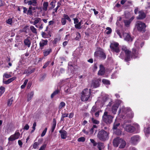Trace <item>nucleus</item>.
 Masks as SVG:
<instances>
[{
    "label": "nucleus",
    "mask_w": 150,
    "mask_h": 150,
    "mask_svg": "<svg viewBox=\"0 0 150 150\" xmlns=\"http://www.w3.org/2000/svg\"><path fill=\"white\" fill-rule=\"evenodd\" d=\"M119 44L116 42H113L111 43L110 45V47L112 51L118 54L120 52L119 47ZM117 55L118 54H117Z\"/></svg>",
    "instance_id": "423d86ee"
},
{
    "label": "nucleus",
    "mask_w": 150,
    "mask_h": 150,
    "mask_svg": "<svg viewBox=\"0 0 150 150\" xmlns=\"http://www.w3.org/2000/svg\"><path fill=\"white\" fill-rule=\"evenodd\" d=\"M105 72V69L103 66L102 64L100 65V70L98 73L99 75H103Z\"/></svg>",
    "instance_id": "a211bd4d"
},
{
    "label": "nucleus",
    "mask_w": 150,
    "mask_h": 150,
    "mask_svg": "<svg viewBox=\"0 0 150 150\" xmlns=\"http://www.w3.org/2000/svg\"><path fill=\"white\" fill-rule=\"evenodd\" d=\"M13 100V98L12 97L10 99H9L8 100L7 105L8 106H10L11 105L12 103V102Z\"/></svg>",
    "instance_id": "f704fd0d"
},
{
    "label": "nucleus",
    "mask_w": 150,
    "mask_h": 150,
    "mask_svg": "<svg viewBox=\"0 0 150 150\" xmlns=\"http://www.w3.org/2000/svg\"><path fill=\"white\" fill-rule=\"evenodd\" d=\"M47 145L44 144L41 146L39 150H45L46 147Z\"/></svg>",
    "instance_id": "09e8293b"
},
{
    "label": "nucleus",
    "mask_w": 150,
    "mask_h": 150,
    "mask_svg": "<svg viewBox=\"0 0 150 150\" xmlns=\"http://www.w3.org/2000/svg\"><path fill=\"white\" fill-rule=\"evenodd\" d=\"M59 92V91L57 89L54 91L53 93L51 94V97L52 98L54 97Z\"/></svg>",
    "instance_id": "72a5a7b5"
},
{
    "label": "nucleus",
    "mask_w": 150,
    "mask_h": 150,
    "mask_svg": "<svg viewBox=\"0 0 150 150\" xmlns=\"http://www.w3.org/2000/svg\"><path fill=\"white\" fill-rule=\"evenodd\" d=\"M57 4H58V5L57 6V7H56V8H55L54 9V10H55V12L56 13L57 12V10L58 8H59L60 7V5H61V4L59 2L57 3Z\"/></svg>",
    "instance_id": "052dcab7"
},
{
    "label": "nucleus",
    "mask_w": 150,
    "mask_h": 150,
    "mask_svg": "<svg viewBox=\"0 0 150 150\" xmlns=\"http://www.w3.org/2000/svg\"><path fill=\"white\" fill-rule=\"evenodd\" d=\"M119 57L122 59H123L124 58L125 59V54L122 52H121L120 54Z\"/></svg>",
    "instance_id": "c03bdc74"
},
{
    "label": "nucleus",
    "mask_w": 150,
    "mask_h": 150,
    "mask_svg": "<svg viewBox=\"0 0 150 150\" xmlns=\"http://www.w3.org/2000/svg\"><path fill=\"white\" fill-rule=\"evenodd\" d=\"M106 29L107 30H108V31L106 32V33L107 34H109L111 33L112 30L110 28L108 27L106 28Z\"/></svg>",
    "instance_id": "13d9d810"
},
{
    "label": "nucleus",
    "mask_w": 150,
    "mask_h": 150,
    "mask_svg": "<svg viewBox=\"0 0 150 150\" xmlns=\"http://www.w3.org/2000/svg\"><path fill=\"white\" fill-rule=\"evenodd\" d=\"M63 17L65 19H67L68 20L69 22H71V20L70 18L69 17V16H68V15L64 14L63 15Z\"/></svg>",
    "instance_id": "a19ab883"
},
{
    "label": "nucleus",
    "mask_w": 150,
    "mask_h": 150,
    "mask_svg": "<svg viewBox=\"0 0 150 150\" xmlns=\"http://www.w3.org/2000/svg\"><path fill=\"white\" fill-rule=\"evenodd\" d=\"M122 52H125V60L126 61H129L130 59L131 52L127 47H126L123 46L122 48Z\"/></svg>",
    "instance_id": "39448f33"
},
{
    "label": "nucleus",
    "mask_w": 150,
    "mask_h": 150,
    "mask_svg": "<svg viewBox=\"0 0 150 150\" xmlns=\"http://www.w3.org/2000/svg\"><path fill=\"white\" fill-rule=\"evenodd\" d=\"M74 21V23L75 24L78 23H79V20L77 18H75L73 19Z\"/></svg>",
    "instance_id": "4d7b16f0"
},
{
    "label": "nucleus",
    "mask_w": 150,
    "mask_h": 150,
    "mask_svg": "<svg viewBox=\"0 0 150 150\" xmlns=\"http://www.w3.org/2000/svg\"><path fill=\"white\" fill-rule=\"evenodd\" d=\"M5 88L4 87L1 86L0 87V92L3 93L5 91Z\"/></svg>",
    "instance_id": "864d4df0"
},
{
    "label": "nucleus",
    "mask_w": 150,
    "mask_h": 150,
    "mask_svg": "<svg viewBox=\"0 0 150 150\" xmlns=\"http://www.w3.org/2000/svg\"><path fill=\"white\" fill-rule=\"evenodd\" d=\"M48 40H42L39 43L40 48L42 50L44 48V46L47 44Z\"/></svg>",
    "instance_id": "f8f14e48"
},
{
    "label": "nucleus",
    "mask_w": 150,
    "mask_h": 150,
    "mask_svg": "<svg viewBox=\"0 0 150 150\" xmlns=\"http://www.w3.org/2000/svg\"><path fill=\"white\" fill-rule=\"evenodd\" d=\"M52 51L51 48L45 50L43 51V54L45 57H46Z\"/></svg>",
    "instance_id": "5701e85b"
},
{
    "label": "nucleus",
    "mask_w": 150,
    "mask_h": 150,
    "mask_svg": "<svg viewBox=\"0 0 150 150\" xmlns=\"http://www.w3.org/2000/svg\"><path fill=\"white\" fill-rule=\"evenodd\" d=\"M113 118L112 116L108 115V112L106 111L104 112L102 117L103 121L107 124L111 123L112 121Z\"/></svg>",
    "instance_id": "7ed1b4c3"
},
{
    "label": "nucleus",
    "mask_w": 150,
    "mask_h": 150,
    "mask_svg": "<svg viewBox=\"0 0 150 150\" xmlns=\"http://www.w3.org/2000/svg\"><path fill=\"white\" fill-rule=\"evenodd\" d=\"M114 130V133L116 134L119 135H120L122 134V131L120 129H115Z\"/></svg>",
    "instance_id": "7c9ffc66"
},
{
    "label": "nucleus",
    "mask_w": 150,
    "mask_h": 150,
    "mask_svg": "<svg viewBox=\"0 0 150 150\" xmlns=\"http://www.w3.org/2000/svg\"><path fill=\"white\" fill-rule=\"evenodd\" d=\"M144 131L145 134H148L150 133V128L149 127L145 128Z\"/></svg>",
    "instance_id": "37998d69"
},
{
    "label": "nucleus",
    "mask_w": 150,
    "mask_h": 150,
    "mask_svg": "<svg viewBox=\"0 0 150 150\" xmlns=\"http://www.w3.org/2000/svg\"><path fill=\"white\" fill-rule=\"evenodd\" d=\"M139 15L137 17L138 19H143L146 17V15L143 11H141L139 12Z\"/></svg>",
    "instance_id": "2eb2a0df"
},
{
    "label": "nucleus",
    "mask_w": 150,
    "mask_h": 150,
    "mask_svg": "<svg viewBox=\"0 0 150 150\" xmlns=\"http://www.w3.org/2000/svg\"><path fill=\"white\" fill-rule=\"evenodd\" d=\"M99 85V82L98 80H93L92 81L91 87L93 88H96L98 87Z\"/></svg>",
    "instance_id": "6ab92c4d"
},
{
    "label": "nucleus",
    "mask_w": 150,
    "mask_h": 150,
    "mask_svg": "<svg viewBox=\"0 0 150 150\" xmlns=\"http://www.w3.org/2000/svg\"><path fill=\"white\" fill-rule=\"evenodd\" d=\"M139 136L134 135L131 137L130 142L133 144H136L139 141Z\"/></svg>",
    "instance_id": "1a4fd4ad"
},
{
    "label": "nucleus",
    "mask_w": 150,
    "mask_h": 150,
    "mask_svg": "<svg viewBox=\"0 0 150 150\" xmlns=\"http://www.w3.org/2000/svg\"><path fill=\"white\" fill-rule=\"evenodd\" d=\"M29 128V126L27 124H26L23 128V129L28 130Z\"/></svg>",
    "instance_id": "e2e57ef3"
},
{
    "label": "nucleus",
    "mask_w": 150,
    "mask_h": 150,
    "mask_svg": "<svg viewBox=\"0 0 150 150\" xmlns=\"http://www.w3.org/2000/svg\"><path fill=\"white\" fill-rule=\"evenodd\" d=\"M62 24V25H65L66 23V21L65 18H62L61 21Z\"/></svg>",
    "instance_id": "bf43d9fd"
},
{
    "label": "nucleus",
    "mask_w": 150,
    "mask_h": 150,
    "mask_svg": "<svg viewBox=\"0 0 150 150\" xmlns=\"http://www.w3.org/2000/svg\"><path fill=\"white\" fill-rule=\"evenodd\" d=\"M125 25L127 27H128L131 22L129 20H125L124 21Z\"/></svg>",
    "instance_id": "473e14b6"
},
{
    "label": "nucleus",
    "mask_w": 150,
    "mask_h": 150,
    "mask_svg": "<svg viewBox=\"0 0 150 150\" xmlns=\"http://www.w3.org/2000/svg\"><path fill=\"white\" fill-rule=\"evenodd\" d=\"M27 3L28 5H32L33 6H36L37 4V1H35L34 0H29L28 2Z\"/></svg>",
    "instance_id": "b1692460"
},
{
    "label": "nucleus",
    "mask_w": 150,
    "mask_h": 150,
    "mask_svg": "<svg viewBox=\"0 0 150 150\" xmlns=\"http://www.w3.org/2000/svg\"><path fill=\"white\" fill-rule=\"evenodd\" d=\"M59 132L61 134V138L62 139H65L67 136V132L64 130H61L59 131Z\"/></svg>",
    "instance_id": "f3484780"
},
{
    "label": "nucleus",
    "mask_w": 150,
    "mask_h": 150,
    "mask_svg": "<svg viewBox=\"0 0 150 150\" xmlns=\"http://www.w3.org/2000/svg\"><path fill=\"white\" fill-rule=\"evenodd\" d=\"M91 95V89L86 88L81 93V98L83 101H86L90 99Z\"/></svg>",
    "instance_id": "f257e3e1"
},
{
    "label": "nucleus",
    "mask_w": 150,
    "mask_h": 150,
    "mask_svg": "<svg viewBox=\"0 0 150 150\" xmlns=\"http://www.w3.org/2000/svg\"><path fill=\"white\" fill-rule=\"evenodd\" d=\"M30 28V30L33 33L35 34L37 33V30L33 26L31 25Z\"/></svg>",
    "instance_id": "c9c22d12"
},
{
    "label": "nucleus",
    "mask_w": 150,
    "mask_h": 150,
    "mask_svg": "<svg viewBox=\"0 0 150 150\" xmlns=\"http://www.w3.org/2000/svg\"><path fill=\"white\" fill-rule=\"evenodd\" d=\"M50 5L52 6V7L51 8V9H52L54 8L55 6V3L53 1H52L51 2L50 4Z\"/></svg>",
    "instance_id": "0e129e2a"
},
{
    "label": "nucleus",
    "mask_w": 150,
    "mask_h": 150,
    "mask_svg": "<svg viewBox=\"0 0 150 150\" xmlns=\"http://www.w3.org/2000/svg\"><path fill=\"white\" fill-rule=\"evenodd\" d=\"M6 22L7 23L11 25L12 23V20L11 18H9L6 20Z\"/></svg>",
    "instance_id": "5fc2aeb1"
},
{
    "label": "nucleus",
    "mask_w": 150,
    "mask_h": 150,
    "mask_svg": "<svg viewBox=\"0 0 150 150\" xmlns=\"http://www.w3.org/2000/svg\"><path fill=\"white\" fill-rule=\"evenodd\" d=\"M24 43L25 45L27 46L28 47H30L31 44V41L29 38H27L24 40Z\"/></svg>",
    "instance_id": "aec40b11"
},
{
    "label": "nucleus",
    "mask_w": 150,
    "mask_h": 150,
    "mask_svg": "<svg viewBox=\"0 0 150 150\" xmlns=\"http://www.w3.org/2000/svg\"><path fill=\"white\" fill-rule=\"evenodd\" d=\"M31 6H30L27 11V15L32 16L33 15V11L31 9Z\"/></svg>",
    "instance_id": "c756f323"
},
{
    "label": "nucleus",
    "mask_w": 150,
    "mask_h": 150,
    "mask_svg": "<svg viewBox=\"0 0 150 150\" xmlns=\"http://www.w3.org/2000/svg\"><path fill=\"white\" fill-rule=\"evenodd\" d=\"M97 110L96 107V106H93L91 110V113L93 115Z\"/></svg>",
    "instance_id": "4c0bfd02"
},
{
    "label": "nucleus",
    "mask_w": 150,
    "mask_h": 150,
    "mask_svg": "<svg viewBox=\"0 0 150 150\" xmlns=\"http://www.w3.org/2000/svg\"><path fill=\"white\" fill-rule=\"evenodd\" d=\"M120 125V123H117L115 122L114 124L113 129L114 130L117 129V127L119 126Z\"/></svg>",
    "instance_id": "e433bc0d"
},
{
    "label": "nucleus",
    "mask_w": 150,
    "mask_h": 150,
    "mask_svg": "<svg viewBox=\"0 0 150 150\" xmlns=\"http://www.w3.org/2000/svg\"><path fill=\"white\" fill-rule=\"evenodd\" d=\"M146 25L145 23L141 21H137L135 24V28L140 32H144L145 31Z\"/></svg>",
    "instance_id": "20e7f679"
},
{
    "label": "nucleus",
    "mask_w": 150,
    "mask_h": 150,
    "mask_svg": "<svg viewBox=\"0 0 150 150\" xmlns=\"http://www.w3.org/2000/svg\"><path fill=\"white\" fill-rule=\"evenodd\" d=\"M108 99V96L107 95H105L103 98V100L104 102H105Z\"/></svg>",
    "instance_id": "69168bd1"
},
{
    "label": "nucleus",
    "mask_w": 150,
    "mask_h": 150,
    "mask_svg": "<svg viewBox=\"0 0 150 150\" xmlns=\"http://www.w3.org/2000/svg\"><path fill=\"white\" fill-rule=\"evenodd\" d=\"M104 147V144L103 143L101 142L98 143L97 147L99 150H102V149H103Z\"/></svg>",
    "instance_id": "c85d7f7f"
},
{
    "label": "nucleus",
    "mask_w": 150,
    "mask_h": 150,
    "mask_svg": "<svg viewBox=\"0 0 150 150\" xmlns=\"http://www.w3.org/2000/svg\"><path fill=\"white\" fill-rule=\"evenodd\" d=\"M56 125V121L55 119H53V123L52 125L51 129L52 133H53L55 128Z\"/></svg>",
    "instance_id": "393cba45"
},
{
    "label": "nucleus",
    "mask_w": 150,
    "mask_h": 150,
    "mask_svg": "<svg viewBox=\"0 0 150 150\" xmlns=\"http://www.w3.org/2000/svg\"><path fill=\"white\" fill-rule=\"evenodd\" d=\"M119 104L118 103H116L114 104L112 106V113L114 114H115L117 112V109H118Z\"/></svg>",
    "instance_id": "ddd939ff"
},
{
    "label": "nucleus",
    "mask_w": 150,
    "mask_h": 150,
    "mask_svg": "<svg viewBox=\"0 0 150 150\" xmlns=\"http://www.w3.org/2000/svg\"><path fill=\"white\" fill-rule=\"evenodd\" d=\"M120 139L119 137L115 138L113 141V144L115 147H117L119 144Z\"/></svg>",
    "instance_id": "dca6fc26"
},
{
    "label": "nucleus",
    "mask_w": 150,
    "mask_h": 150,
    "mask_svg": "<svg viewBox=\"0 0 150 150\" xmlns=\"http://www.w3.org/2000/svg\"><path fill=\"white\" fill-rule=\"evenodd\" d=\"M65 103L63 102H62L60 103L59 106L58 108L59 109H60L61 108H62L63 107H64L65 106Z\"/></svg>",
    "instance_id": "58836bf2"
},
{
    "label": "nucleus",
    "mask_w": 150,
    "mask_h": 150,
    "mask_svg": "<svg viewBox=\"0 0 150 150\" xmlns=\"http://www.w3.org/2000/svg\"><path fill=\"white\" fill-rule=\"evenodd\" d=\"M60 40V38H55L53 41V43L54 44H56Z\"/></svg>",
    "instance_id": "6e6d98bb"
},
{
    "label": "nucleus",
    "mask_w": 150,
    "mask_h": 150,
    "mask_svg": "<svg viewBox=\"0 0 150 150\" xmlns=\"http://www.w3.org/2000/svg\"><path fill=\"white\" fill-rule=\"evenodd\" d=\"M23 12L24 13H26L27 14L28 10L27 8L25 7H23Z\"/></svg>",
    "instance_id": "338daca9"
},
{
    "label": "nucleus",
    "mask_w": 150,
    "mask_h": 150,
    "mask_svg": "<svg viewBox=\"0 0 150 150\" xmlns=\"http://www.w3.org/2000/svg\"><path fill=\"white\" fill-rule=\"evenodd\" d=\"M50 63V61H48L46 62L44 65V66L43 67V68L44 69Z\"/></svg>",
    "instance_id": "680f3d73"
},
{
    "label": "nucleus",
    "mask_w": 150,
    "mask_h": 150,
    "mask_svg": "<svg viewBox=\"0 0 150 150\" xmlns=\"http://www.w3.org/2000/svg\"><path fill=\"white\" fill-rule=\"evenodd\" d=\"M125 130L127 132H132L134 130V128L130 125H123Z\"/></svg>",
    "instance_id": "9b49d317"
},
{
    "label": "nucleus",
    "mask_w": 150,
    "mask_h": 150,
    "mask_svg": "<svg viewBox=\"0 0 150 150\" xmlns=\"http://www.w3.org/2000/svg\"><path fill=\"white\" fill-rule=\"evenodd\" d=\"M39 144L37 142H35L33 144V148L34 149H36L37 148V147L39 145Z\"/></svg>",
    "instance_id": "de8ad7c7"
},
{
    "label": "nucleus",
    "mask_w": 150,
    "mask_h": 150,
    "mask_svg": "<svg viewBox=\"0 0 150 150\" xmlns=\"http://www.w3.org/2000/svg\"><path fill=\"white\" fill-rule=\"evenodd\" d=\"M47 127L45 128L44 131L42 132V133L41 134V137H43L44 136L45 134L47 131Z\"/></svg>",
    "instance_id": "49530a36"
},
{
    "label": "nucleus",
    "mask_w": 150,
    "mask_h": 150,
    "mask_svg": "<svg viewBox=\"0 0 150 150\" xmlns=\"http://www.w3.org/2000/svg\"><path fill=\"white\" fill-rule=\"evenodd\" d=\"M48 6V3L47 2H45L43 3V6L42 7L43 9L46 11L47 9V7Z\"/></svg>",
    "instance_id": "bb28decb"
},
{
    "label": "nucleus",
    "mask_w": 150,
    "mask_h": 150,
    "mask_svg": "<svg viewBox=\"0 0 150 150\" xmlns=\"http://www.w3.org/2000/svg\"><path fill=\"white\" fill-rule=\"evenodd\" d=\"M109 133L104 130L99 131L97 135L98 138L102 141L108 140L109 138Z\"/></svg>",
    "instance_id": "f03ea898"
},
{
    "label": "nucleus",
    "mask_w": 150,
    "mask_h": 150,
    "mask_svg": "<svg viewBox=\"0 0 150 150\" xmlns=\"http://www.w3.org/2000/svg\"><path fill=\"white\" fill-rule=\"evenodd\" d=\"M77 141L79 142H83L85 141V138L83 137H81L79 138L78 139Z\"/></svg>",
    "instance_id": "79ce46f5"
},
{
    "label": "nucleus",
    "mask_w": 150,
    "mask_h": 150,
    "mask_svg": "<svg viewBox=\"0 0 150 150\" xmlns=\"http://www.w3.org/2000/svg\"><path fill=\"white\" fill-rule=\"evenodd\" d=\"M82 24V21H81L79 23L75 25V27L76 28L80 29L81 28V25Z\"/></svg>",
    "instance_id": "a878e982"
},
{
    "label": "nucleus",
    "mask_w": 150,
    "mask_h": 150,
    "mask_svg": "<svg viewBox=\"0 0 150 150\" xmlns=\"http://www.w3.org/2000/svg\"><path fill=\"white\" fill-rule=\"evenodd\" d=\"M33 95L34 93L33 92H31L28 94L27 99V101H29L31 100L33 97Z\"/></svg>",
    "instance_id": "cd10ccee"
},
{
    "label": "nucleus",
    "mask_w": 150,
    "mask_h": 150,
    "mask_svg": "<svg viewBox=\"0 0 150 150\" xmlns=\"http://www.w3.org/2000/svg\"><path fill=\"white\" fill-rule=\"evenodd\" d=\"M138 56V51L135 48H133L132 50V57L135 58H137Z\"/></svg>",
    "instance_id": "412c9836"
},
{
    "label": "nucleus",
    "mask_w": 150,
    "mask_h": 150,
    "mask_svg": "<svg viewBox=\"0 0 150 150\" xmlns=\"http://www.w3.org/2000/svg\"><path fill=\"white\" fill-rule=\"evenodd\" d=\"M11 76L10 75L8 74L7 73H4L3 75V77H5L6 78H8L10 77H11Z\"/></svg>",
    "instance_id": "603ef678"
},
{
    "label": "nucleus",
    "mask_w": 150,
    "mask_h": 150,
    "mask_svg": "<svg viewBox=\"0 0 150 150\" xmlns=\"http://www.w3.org/2000/svg\"><path fill=\"white\" fill-rule=\"evenodd\" d=\"M139 40H138L136 41V42L134 44L135 45V47L136 48L138 49L139 48Z\"/></svg>",
    "instance_id": "3c124183"
},
{
    "label": "nucleus",
    "mask_w": 150,
    "mask_h": 150,
    "mask_svg": "<svg viewBox=\"0 0 150 150\" xmlns=\"http://www.w3.org/2000/svg\"><path fill=\"white\" fill-rule=\"evenodd\" d=\"M116 33L119 36L120 38H122V36L121 35V33L120 32L119 30H116Z\"/></svg>",
    "instance_id": "774afa93"
},
{
    "label": "nucleus",
    "mask_w": 150,
    "mask_h": 150,
    "mask_svg": "<svg viewBox=\"0 0 150 150\" xmlns=\"http://www.w3.org/2000/svg\"><path fill=\"white\" fill-rule=\"evenodd\" d=\"M94 55L95 56L99 57L102 59H104L106 58V55L105 54L102 50L97 51L95 52Z\"/></svg>",
    "instance_id": "0eeeda50"
},
{
    "label": "nucleus",
    "mask_w": 150,
    "mask_h": 150,
    "mask_svg": "<svg viewBox=\"0 0 150 150\" xmlns=\"http://www.w3.org/2000/svg\"><path fill=\"white\" fill-rule=\"evenodd\" d=\"M119 144H120L119 147V148L122 149L125 147L126 145V143L123 139L120 138Z\"/></svg>",
    "instance_id": "4be33fe9"
},
{
    "label": "nucleus",
    "mask_w": 150,
    "mask_h": 150,
    "mask_svg": "<svg viewBox=\"0 0 150 150\" xmlns=\"http://www.w3.org/2000/svg\"><path fill=\"white\" fill-rule=\"evenodd\" d=\"M81 38V35L78 32H77L76 33V36L75 38V39L76 40H79Z\"/></svg>",
    "instance_id": "8fccbe9b"
},
{
    "label": "nucleus",
    "mask_w": 150,
    "mask_h": 150,
    "mask_svg": "<svg viewBox=\"0 0 150 150\" xmlns=\"http://www.w3.org/2000/svg\"><path fill=\"white\" fill-rule=\"evenodd\" d=\"M91 120H92V121L93 123L94 124H98L100 123V122L99 121L94 119L93 117L91 118Z\"/></svg>",
    "instance_id": "ea45409f"
},
{
    "label": "nucleus",
    "mask_w": 150,
    "mask_h": 150,
    "mask_svg": "<svg viewBox=\"0 0 150 150\" xmlns=\"http://www.w3.org/2000/svg\"><path fill=\"white\" fill-rule=\"evenodd\" d=\"M102 82L103 83L105 84H110V81H109L105 79H103L102 80Z\"/></svg>",
    "instance_id": "a18cd8bd"
},
{
    "label": "nucleus",
    "mask_w": 150,
    "mask_h": 150,
    "mask_svg": "<svg viewBox=\"0 0 150 150\" xmlns=\"http://www.w3.org/2000/svg\"><path fill=\"white\" fill-rule=\"evenodd\" d=\"M123 37L124 40L128 42H131L133 40L129 33L125 32L123 34Z\"/></svg>",
    "instance_id": "9d476101"
},
{
    "label": "nucleus",
    "mask_w": 150,
    "mask_h": 150,
    "mask_svg": "<svg viewBox=\"0 0 150 150\" xmlns=\"http://www.w3.org/2000/svg\"><path fill=\"white\" fill-rule=\"evenodd\" d=\"M121 111H122V113L123 114H124L128 112H129V111H130L131 109L129 108H126L123 107L121 109H120L119 110V113L121 112Z\"/></svg>",
    "instance_id": "4468645a"
},
{
    "label": "nucleus",
    "mask_w": 150,
    "mask_h": 150,
    "mask_svg": "<svg viewBox=\"0 0 150 150\" xmlns=\"http://www.w3.org/2000/svg\"><path fill=\"white\" fill-rule=\"evenodd\" d=\"M34 20L33 22V25H35L41 21V18H36L34 19Z\"/></svg>",
    "instance_id": "2f4dec72"
},
{
    "label": "nucleus",
    "mask_w": 150,
    "mask_h": 150,
    "mask_svg": "<svg viewBox=\"0 0 150 150\" xmlns=\"http://www.w3.org/2000/svg\"><path fill=\"white\" fill-rule=\"evenodd\" d=\"M20 134L18 131H16L14 134L11 135L8 138V140L9 141H13L16 139H18L20 136Z\"/></svg>",
    "instance_id": "6e6552de"
}]
</instances>
